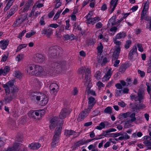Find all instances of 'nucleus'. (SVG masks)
<instances>
[{"label": "nucleus", "mask_w": 151, "mask_h": 151, "mask_svg": "<svg viewBox=\"0 0 151 151\" xmlns=\"http://www.w3.org/2000/svg\"><path fill=\"white\" fill-rule=\"evenodd\" d=\"M58 118L57 116H55L52 118L50 123L49 127L51 129H53L56 127L55 134L53 136L51 145L55 147L58 143L59 140V135L61 134L62 129L63 123L58 124Z\"/></svg>", "instance_id": "1"}, {"label": "nucleus", "mask_w": 151, "mask_h": 151, "mask_svg": "<svg viewBox=\"0 0 151 151\" xmlns=\"http://www.w3.org/2000/svg\"><path fill=\"white\" fill-rule=\"evenodd\" d=\"M135 114L133 113L127 112L126 113H122L120 114L119 116V118H126L130 117L131 120L128 121H126L125 122L124 127L126 128H128L131 127L132 126L130 124L131 122L134 121L135 120Z\"/></svg>", "instance_id": "2"}, {"label": "nucleus", "mask_w": 151, "mask_h": 151, "mask_svg": "<svg viewBox=\"0 0 151 151\" xmlns=\"http://www.w3.org/2000/svg\"><path fill=\"white\" fill-rule=\"evenodd\" d=\"M14 81L11 80L6 83L3 85L2 86L4 88L6 95L9 93L10 90L12 92H15L18 90V88L14 85Z\"/></svg>", "instance_id": "3"}, {"label": "nucleus", "mask_w": 151, "mask_h": 151, "mask_svg": "<svg viewBox=\"0 0 151 151\" xmlns=\"http://www.w3.org/2000/svg\"><path fill=\"white\" fill-rule=\"evenodd\" d=\"M48 99L47 96L44 94L41 93L38 95L37 98V103L41 106H45L48 103Z\"/></svg>", "instance_id": "4"}, {"label": "nucleus", "mask_w": 151, "mask_h": 151, "mask_svg": "<svg viewBox=\"0 0 151 151\" xmlns=\"http://www.w3.org/2000/svg\"><path fill=\"white\" fill-rule=\"evenodd\" d=\"M113 58L112 61V63L114 64V66L115 67H117L118 66V65L120 63V60L116 59L119 56L120 53V48L119 47H116L115 51L113 52Z\"/></svg>", "instance_id": "5"}, {"label": "nucleus", "mask_w": 151, "mask_h": 151, "mask_svg": "<svg viewBox=\"0 0 151 151\" xmlns=\"http://www.w3.org/2000/svg\"><path fill=\"white\" fill-rule=\"evenodd\" d=\"M48 74V71L44 70L42 67L37 65L34 75L43 77L47 76Z\"/></svg>", "instance_id": "6"}, {"label": "nucleus", "mask_w": 151, "mask_h": 151, "mask_svg": "<svg viewBox=\"0 0 151 151\" xmlns=\"http://www.w3.org/2000/svg\"><path fill=\"white\" fill-rule=\"evenodd\" d=\"M84 85L86 87V90L87 93L89 94L93 95H95V92L93 91H89L92 86L90 80V76L89 74L87 77H86L85 79Z\"/></svg>", "instance_id": "7"}, {"label": "nucleus", "mask_w": 151, "mask_h": 151, "mask_svg": "<svg viewBox=\"0 0 151 151\" xmlns=\"http://www.w3.org/2000/svg\"><path fill=\"white\" fill-rule=\"evenodd\" d=\"M93 14L92 12H90L87 17V20L86 22L88 23H91L93 24L99 21L100 19L99 17H96L92 18L91 15Z\"/></svg>", "instance_id": "8"}, {"label": "nucleus", "mask_w": 151, "mask_h": 151, "mask_svg": "<svg viewBox=\"0 0 151 151\" xmlns=\"http://www.w3.org/2000/svg\"><path fill=\"white\" fill-rule=\"evenodd\" d=\"M58 86L55 83H53L51 84L50 86V89L51 94L56 95L58 91Z\"/></svg>", "instance_id": "9"}, {"label": "nucleus", "mask_w": 151, "mask_h": 151, "mask_svg": "<svg viewBox=\"0 0 151 151\" xmlns=\"http://www.w3.org/2000/svg\"><path fill=\"white\" fill-rule=\"evenodd\" d=\"M37 65L31 64L26 69L27 73L30 75H34L35 73Z\"/></svg>", "instance_id": "10"}, {"label": "nucleus", "mask_w": 151, "mask_h": 151, "mask_svg": "<svg viewBox=\"0 0 151 151\" xmlns=\"http://www.w3.org/2000/svg\"><path fill=\"white\" fill-rule=\"evenodd\" d=\"M143 9L141 12V18L142 19H144L145 14L148 10L149 5L147 2H144L143 4Z\"/></svg>", "instance_id": "11"}, {"label": "nucleus", "mask_w": 151, "mask_h": 151, "mask_svg": "<svg viewBox=\"0 0 151 151\" xmlns=\"http://www.w3.org/2000/svg\"><path fill=\"white\" fill-rule=\"evenodd\" d=\"M143 138L145 141L143 143L147 147L148 149L151 150V142L149 141L151 140V138L148 136H145Z\"/></svg>", "instance_id": "12"}, {"label": "nucleus", "mask_w": 151, "mask_h": 151, "mask_svg": "<svg viewBox=\"0 0 151 151\" xmlns=\"http://www.w3.org/2000/svg\"><path fill=\"white\" fill-rule=\"evenodd\" d=\"M137 55L136 47H134L129 52V57L130 59H132L136 58Z\"/></svg>", "instance_id": "13"}, {"label": "nucleus", "mask_w": 151, "mask_h": 151, "mask_svg": "<svg viewBox=\"0 0 151 151\" xmlns=\"http://www.w3.org/2000/svg\"><path fill=\"white\" fill-rule=\"evenodd\" d=\"M90 110L88 109L85 110L84 111H82L79 115L77 120L78 121H81L86 117L88 115V111Z\"/></svg>", "instance_id": "14"}, {"label": "nucleus", "mask_w": 151, "mask_h": 151, "mask_svg": "<svg viewBox=\"0 0 151 151\" xmlns=\"http://www.w3.org/2000/svg\"><path fill=\"white\" fill-rule=\"evenodd\" d=\"M143 91H141L139 90L138 93V96L135 97L134 96L132 95L131 96V98L132 99H134L136 101H140L143 99Z\"/></svg>", "instance_id": "15"}, {"label": "nucleus", "mask_w": 151, "mask_h": 151, "mask_svg": "<svg viewBox=\"0 0 151 151\" xmlns=\"http://www.w3.org/2000/svg\"><path fill=\"white\" fill-rule=\"evenodd\" d=\"M112 69L111 68H109V69L107 73L103 78L102 81H106L109 80L112 74Z\"/></svg>", "instance_id": "16"}, {"label": "nucleus", "mask_w": 151, "mask_h": 151, "mask_svg": "<svg viewBox=\"0 0 151 151\" xmlns=\"http://www.w3.org/2000/svg\"><path fill=\"white\" fill-rule=\"evenodd\" d=\"M9 43L8 40H3L0 42V48L2 50H5L7 47Z\"/></svg>", "instance_id": "17"}, {"label": "nucleus", "mask_w": 151, "mask_h": 151, "mask_svg": "<svg viewBox=\"0 0 151 151\" xmlns=\"http://www.w3.org/2000/svg\"><path fill=\"white\" fill-rule=\"evenodd\" d=\"M69 113V112L68 111V110L66 108H64L63 109L59 116V117L60 119H63L66 117L67 115Z\"/></svg>", "instance_id": "18"}, {"label": "nucleus", "mask_w": 151, "mask_h": 151, "mask_svg": "<svg viewBox=\"0 0 151 151\" xmlns=\"http://www.w3.org/2000/svg\"><path fill=\"white\" fill-rule=\"evenodd\" d=\"M10 70L9 67L8 66H6L4 69H0V76L3 75V76L6 75L9 72Z\"/></svg>", "instance_id": "19"}, {"label": "nucleus", "mask_w": 151, "mask_h": 151, "mask_svg": "<svg viewBox=\"0 0 151 151\" xmlns=\"http://www.w3.org/2000/svg\"><path fill=\"white\" fill-rule=\"evenodd\" d=\"M96 102L94 99L92 97H90L88 99V109H90L93 106Z\"/></svg>", "instance_id": "20"}, {"label": "nucleus", "mask_w": 151, "mask_h": 151, "mask_svg": "<svg viewBox=\"0 0 151 151\" xmlns=\"http://www.w3.org/2000/svg\"><path fill=\"white\" fill-rule=\"evenodd\" d=\"M40 146V145L38 143H32L28 146L30 149L33 150L38 149Z\"/></svg>", "instance_id": "21"}, {"label": "nucleus", "mask_w": 151, "mask_h": 151, "mask_svg": "<svg viewBox=\"0 0 151 151\" xmlns=\"http://www.w3.org/2000/svg\"><path fill=\"white\" fill-rule=\"evenodd\" d=\"M79 74H83L84 73H88L90 72V69L88 68H86L85 66L79 68L78 70Z\"/></svg>", "instance_id": "22"}, {"label": "nucleus", "mask_w": 151, "mask_h": 151, "mask_svg": "<svg viewBox=\"0 0 151 151\" xmlns=\"http://www.w3.org/2000/svg\"><path fill=\"white\" fill-rule=\"evenodd\" d=\"M45 111L44 110L41 109L35 111V115L37 116H40L41 117L44 115Z\"/></svg>", "instance_id": "23"}, {"label": "nucleus", "mask_w": 151, "mask_h": 151, "mask_svg": "<svg viewBox=\"0 0 151 151\" xmlns=\"http://www.w3.org/2000/svg\"><path fill=\"white\" fill-rule=\"evenodd\" d=\"M12 100L11 97H9L7 99L5 98V100L1 101L0 102V109L2 108V107L4 104L8 103L10 102Z\"/></svg>", "instance_id": "24"}, {"label": "nucleus", "mask_w": 151, "mask_h": 151, "mask_svg": "<svg viewBox=\"0 0 151 151\" xmlns=\"http://www.w3.org/2000/svg\"><path fill=\"white\" fill-rule=\"evenodd\" d=\"M7 2L6 6L4 8V10L6 11L9 9L10 6L12 5L14 0H6Z\"/></svg>", "instance_id": "25"}, {"label": "nucleus", "mask_w": 151, "mask_h": 151, "mask_svg": "<svg viewBox=\"0 0 151 151\" xmlns=\"http://www.w3.org/2000/svg\"><path fill=\"white\" fill-rule=\"evenodd\" d=\"M126 84L125 82L124 81H121L120 83L116 85V86L117 89H122L124 87Z\"/></svg>", "instance_id": "26"}, {"label": "nucleus", "mask_w": 151, "mask_h": 151, "mask_svg": "<svg viewBox=\"0 0 151 151\" xmlns=\"http://www.w3.org/2000/svg\"><path fill=\"white\" fill-rule=\"evenodd\" d=\"M118 0H114L113 1V0H112L111 1L110 3V8L111 9L112 12L114 10L116 7Z\"/></svg>", "instance_id": "27"}, {"label": "nucleus", "mask_w": 151, "mask_h": 151, "mask_svg": "<svg viewBox=\"0 0 151 151\" xmlns=\"http://www.w3.org/2000/svg\"><path fill=\"white\" fill-rule=\"evenodd\" d=\"M42 34H46L47 37L50 36L52 34V30L51 29H48L47 31L46 29H44L42 32Z\"/></svg>", "instance_id": "28"}, {"label": "nucleus", "mask_w": 151, "mask_h": 151, "mask_svg": "<svg viewBox=\"0 0 151 151\" xmlns=\"http://www.w3.org/2000/svg\"><path fill=\"white\" fill-rule=\"evenodd\" d=\"M41 93H39L37 92L32 93L30 95V98L32 100H34L36 98L37 101V97Z\"/></svg>", "instance_id": "29"}, {"label": "nucleus", "mask_w": 151, "mask_h": 151, "mask_svg": "<svg viewBox=\"0 0 151 151\" xmlns=\"http://www.w3.org/2000/svg\"><path fill=\"white\" fill-rule=\"evenodd\" d=\"M116 38V37L114 38L113 39V41L114 43L116 44V45H117V46H115V47L114 49H112L111 50V51L112 52H114L115 51V49L116 48V47H119V48H120V46H119L121 44V42L120 41H119L117 40Z\"/></svg>", "instance_id": "30"}, {"label": "nucleus", "mask_w": 151, "mask_h": 151, "mask_svg": "<svg viewBox=\"0 0 151 151\" xmlns=\"http://www.w3.org/2000/svg\"><path fill=\"white\" fill-rule=\"evenodd\" d=\"M36 56L39 63H41L45 60L44 57L41 54H37L36 55Z\"/></svg>", "instance_id": "31"}, {"label": "nucleus", "mask_w": 151, "mask_h": 151, "mask_svg": "<svg viewBox=\"0 0 151 151\" xmlns=\"http://www.w3.org/2000/svg\"><path fill=\"white\" fill-rule=\"evenodd\" d=\"M126 35L125 32H120L117 34L116 36L115 37L117 39H120L122 38H124Z\"/></svg>", "instance_id": "32"}, {"label": "nucleus", "mask_w": 151, "mask_h": 151, "mask_svg": "<svg viewBox=\"0 0 151 151\" xmlns=\"http://www.w3.org/2000/svg\"><path fill=\"white\" fill-rule=\"evenodd\" d=\"M24 55L22 54L17 55L15 57V60L18 62L21 61L24 58Z\"/></svg>", "instance_id": "33"}, {"label": "nucleus", "mask_w": 151, "mask_h": 151, "mask_svg": "<svg viewBox=\"0 0 151 151\" xmlns=\"http://www.w3.org/2000/svg\"><path fill=\"white\" fill-rule=\"evenodd\" d=\"M17 7L16 6H14L10 10L9 14L8 15L9 17L12 16L16 11Z\"/></svg>", "instance_id": "34"}, {"label": "nucleus", "mask_w": 151, "mask_h": 151, "mask_svg": "<svg viewBox=\"0 0 151 151\" xmlns=\"http://www.w3.org/2000/svg\"><path fill=\"white\" fill-rule=\"evenodd\" d=\"M116 129H115L113 128H110L106 130L105 132H104L103 134L105 137H107V133L112 132H114L116 131Z\"/></svg>", "instance_id": "35"}, {"label": "nucleus", "mask_w": 151, "mask_h": 151, "mask_svg": "<svg viewBox=\"0 0 151 151\" xmlns=\"http://www.w3.org/2000/svg\"><path fill=\"white\" fill-rule=\"evenodd\" d=\"M117 28L116 27H112L109 31V33L112 35H114L116 32Z\"/></svg>", "instance_id": "36"}, {"label": "nucleus", "mask_w": 151, "mask_h": 151, "mask_svg": "<svg viewBox=\"0 0 151 151\" xmlns=\"http://www.w3.org/2000/svg\"><path fill=\"white\" fill-rule=\"evenodd\" d=\"M76 132H75L71 130H66L65 132V134L66 136L72 135H75Z\"/></svg>", "instance_id": "37"}, {"label": "nucleus", "mask_w": 151, "mask_h": 151, "mask_svg": "<svg viewBox=\"0 0 151 151\" xmlns=\"http://www.w3.org/2000/svg\"><path fill=\"white\" fill-rule=\"evenodd\" d=\"M13 75L14 76L19 79L22 76V74L19 71H15Z\"/></svg>", "instance_id": "38"}, {"label": "nucleus", "mask_w": 151, "mask_h": 151, "mask_svg": "<svg viewBox=\"0 0 151 151\" xmlns=\"http://www.w3.org/2000/svg\"><path fill=\"white\" fill-rule=\"evenodd\" d=\"M35 111L31 110L28 113V116L30 118H35Z\"/></svg>", "instance_id": "39"}, {"label": "nucleus", "mask_w": 151, "mask_h": 151, "mask_svg": "<svg viewBox=\"0 0 151 151\" xmlns=\"http://www.w3.org/2000/svg\"><path fill=\"white\" fill-rule=\"evenodd\" d=\"M36 33V32L34 30H32L28 33H27L25 37L27 38H29L31 37L32 36L34 35Z\"/></svg>", "instance_id": "40"}, {"label": "nucleus", "mask_w": 151, "mask_h": 151, "mask_svg": "<svg viewBox=\"0 0 151 151\" xmlns=\"http://www.w3.org/2000/svg\"><path fill=\"white\" fill-rule=\"evenodd\" d=\"M105 127V124L103 122H101L99 125L96 127V129L99 130H101Z\"/></svg>", "instance_id": "41"}, {"label": "nucleus", "mask_w": 151, "mask_h": 151, "mask_svg": "<svg viewBox=\"0 0 151 151\" xmlns=\"http://www.w3.org/2000/svg\"><path fill=\"white\" fill-rule=\"evenodd\" d=\"M94 77L98 80L100 79L101 77L100 72L99 71H97L94 75Z\"/></svg>", "instance_id": "42"}, {"label": "nucleus", "mask_w": 151, "mask_h": 151, "mask_svg": "<svg viewBox=\"0 0 151 151\" xmlns=\"http://www.w3.org/2000/svg\"><path fill=\"white\" fill-rule=\"evenodd\" d=\"M103 48V46L100 43L97 48L98 52L101 54L102 52Z\"/></svg>", "instance_id": "43"}, {"label": "nucleus", "mask_w": 151, "mask_h": 151, "mask_svg": "<svg viewBox=\"0 0 151 151\" xmlns=\"http://www.w3.org/2000/svg\"><path fill=\"white\" fill-rule=\"evenodd\" d=\"M9 57V54H4L2 56V58L1 59V61L2 62H5L6 61Z\"/></svg>", "instance_id": "44"}, {"label": "nucleus", "mask_w": 151, "mask_h": 151, "mask_svg": "<svg viewBox=\"0 0 151 151\" xmlns=\"http://www.w3.org/2000/svg\"><path fill=\"white\" fill-rule=\"evenodd\" d=\"M122 94H123L122 89H117L116 91V96H120Z\"/></svg>", "instance_id": "45"}, {"label": "nucleus", "mask_w": 151, "mask_h": 151, "mask_svg": "<svg viewBox=\"0 0 151 151\" xmlns=\"http://www.w3.org/2000/svg\"><path fill=\"white\" fill-rule=\"evenodd\" d=\"M27 46V44H22L19 45L18 47L17 48V50H20L26 47Z\"/></svg>", "instance_id": "46"}, {"label": "nucleus", "mask_w": 151, "mask_h": 151, "mask_svg": "<svg viewBox=\"0 0 151 151\" xmlns=\"http://www.w3.org/2000/svg\"><path fill=\"white\" fill-rule=\"evenodd\" d=\"M19 146L18 144H16L14 145L13 147L11 148H9L7 151H14L17 149V148Z\"/></svg>", "instance_id": "47"}, {"label": "nucleus", "mask_w": 151, "mask_h": 151, "mask_svg": "<svg viewBox=\"0 0 151 151\" xmlns=\"http://www.w3.org/2000/svg\"><path fill=\"white\" fill-rule=\"evenodd\" d=\"M131 43V42L130 40H128L127 41L125 45V48L127 49L129 48Z\"/></svg>", "instance_id": "48"}, {"label": "nucleus", "mask_w": 151, "mask_h": 151, "mask_svg": "<svg viewBox=\"0 0 151 151\" xmlns=\"http://www.w3.org/2000/svg\"><path fill=\"white\" fill-rule=\"evenodd\" d=\"M61 12L62 11H58L56 13L53 18L54 20H56L59 18Z\"/></svg>", "instance_id": "49"}, {"label": "nucleus", "mask_w": 151, "mask_h": 151, "mask_svg": "<svg viewBox=\"0 0 151 151\" xmlns=\"http://www.w3.org/2000/svg\"><path fill=\"white\" fill-rule=\"evenodd\" d=\"M27 19V16L25 15L21 17V18L17 21V22H19L21 21L23 22Z\"/></svg>", "instance_id": "50"}, {"label": "nucleus", "mask_w": 151, "mask_h": 151, "mask_svg": "<svg viewBox=\"0 0 151 151\" xmlns=\"http://www.w3.org/2000/svg\"><path fill=\"white\" fill-rule=\"evenodd\" d=\"M137 72L138 74L140 75V76L141 77H143L145 76V73L144 71H141L139 70H138Z\"/></svg>", "instance_id": "51"}, {"label": "nucleus", "mask_w": 151, "mask_h": 151, "mask_svg": "<svg viewBox=\"0 0 151 151\" xmlns=\"http://www.w3.org/2000/svg\"><path fill=\"white\" fill-rule=\"evenodd\" d=\"M111 111V108L110 107H108L105 109L104 112L106 113H110Z\"/></svg>", "instance_id": "52"}, {"label": "nucleus", "mask_w": 151, "mask_h": 151, "mask_svg": "<svg viewBox=\"0 0 151 151\" xmlns=\"http://www.w3.org/2000/svg\"><path fill=\"white\" fill-rule=\"evenodd\" d=\"M146 85L147 86V91L149 94L151 95V88L149 86V84L148 83H146Z\"/></svg>", "instance_id": "53"}, {"label": "nucleus", "mask_w": 151, "mask_h": 151, "mask_svg": "<svg viewBox=\"0 0 151 151\" xmlns=\"http://www.w3.org/2000/svg\"><path fill=\"white\" fill-rule=\"evenodd\" d=\"M43 6V4L42 3H39V2H37L34 5V7H36L37 8H40Z\"/></svg>", "instance_id": "54"}, {"label": "nucleus", "mask_w": 151, "mask_h": 151, "mask_svg": "<svg viewBox=\"0 0 151 151\" xmlns=\"http://www.w3.org/2000/svg\"><path fill=\"white\" fill-rule=\"evenodd\" d=\"M145 106L143 104H140L138 106H136V108L138 109H142L144 108Z\"/></svg>", "instance_id": "55"}, {"label": "nucleus", "mask_w": 151, "mask_h": 151, "mask_svg": "<svg viewBox=\"0 0 151 151\" xmlns=\"http://www.w3.org/2000/svg\"><path fill=\"white\" fill-rule=\"evenodd\" d=\"M96 85L99 88L104 86V85L100 81L98 82L96 84Z\"/></svg>", "instance_id": "56"}, {"label": "nucleus", "mask_w": 151, "mask_h": 151, "mask_svg": "<svg viewBox=\"0 0 151 151\" xmlns=\"http://www.w3.org/2000/svg\"><path fill=\"white\" fill-rule=\"evenodd\" d=\"M137 47L138 48V50L140 52H142L144 50L142 47V45L140 44H138L137 45Z\"/></svg>", "instance_id": "57"}, {"label": "nucleus", "mask_w": 151, "mask_h": 151, "mask_svg": "<svg viewBox=\"0 0 151 151\" xmlns=\"http://www.w3.org/2000/svg\"><path fill=\"white\" fill-rule=\"evenodd\" d=\"M118 105L122 107H124L126 106V104L123 101H121L118 103Z\"/></svg>", "instance_id": "58"}, {"label": "nucleus", "mask_w": 151, "mask_h": 151, "mask_svg": "<svg viewBox=\"0 0 151 151\" xmlns=\"http://www.w3.org/2000/svg\"><path fill=\"white\" fill-rule=\"evenodd\" d=\"M49 26L51 27L56 28L58 27V25L56 24H50L49 25Z\"/></svg>", "instance_id": "59"}, {"label": "nucleus", "mask_w": 151, "mask_h": 151, "mask_svg": "<svg viewBox=\"0 0 151 151\" xmlns=\"http://www.w3.org/2000/svg\"><path fill=\"white\" fill-rule=\"evenodd\" d=\"M138 8V6H133L130 10H132V12H134L137 10Z\"/></svg>", "instance_id": "60"}, {"label": "nucleus", "mask_w": 151, "mask_h": 151, "mask_svg": "<svg viewBox=\"0 0 151 151\" xmlns=\"http://www.w3.org/2000/svg\"><path fill=\"white\" fill-rule=\"evenodd\" d=\"M65 22L66 23V26L65 27V28L66 29L68 30L69 28V21L68 20H66Z\"/></svg>", "instance_id": "61"}, {"label": "nucleus", "mask_w": 151, "mask_h": 151, "mask_svg": "<svg viewBox=\"0 0 151 151\" xmlns=\"http://www.w3.org/2000/svg\"><path fill=\"white\" fill-rule=\"evenodd\" d=\"M78 93V91L77 89L76 88H74L73 90L72 91V94L74 95H76Z\"/></svg>", "instance_id": "62"}, {"label": "nucleus", "mask_w": 151, "mask_h": 151, "mask_svg": "<svg viewBox=\"0 0 151 151\" xmlns=\"http://www.w3.org/2000/svg\"><path fill=\"white\" fill-rule=\"evenodd\" d=\"M102 24L101 22H99L96 24V27L97 28H100L102 27Z\"/></svg>", "instance_id": "63"}, {"label": "nucleus", "mask_w": 151, "mask_h": 151, "mask_svg": "<svg viewBox=\"0 0 151 151\" xmlns=\"http://www.w3.org/2000/svg\"><path fill=\"white\" fill-rule=\"evenodd\" d=\"M40 23L41 25H44L45 24V22L43 20V17H42L40 20Z\"/></svg>", "instance_id": "64"}]
</instances>
